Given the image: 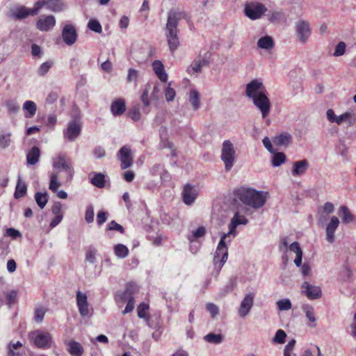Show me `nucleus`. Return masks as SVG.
<instances>
[{
    "label": "nucleus",
    "mask_w": 356,
    "mask_h": 356,
    "mask_svg": "<svg viewBox=\"0 0 356 356\" xmlns=\"http://www.w3.org/2000/svg\"><path fill=\"white\" fill-rule=\"evenodd\" d=\"M60 183L58 180V175L53 173L51 175L49 188L54 193H56L58 188L60 187Z\"/></svg>",
    "instance_id": "nucleus-42"
},
{
    "label": "nucleus",
    "mask_w": 356,
    "mask_h": 356,
    "mask_svg": "<svg viewBox=\"0 0 356 356\" xmlns=\"http://www.w3.org/2000/svg\"><path fill=\"white\" fill-rule=\"evenodd\" d=\"M186 14L184 11L170 10L168 13L165 26V37L169 49L172 53L175 52L179 46L177 26L180 19L186 18Z\"/></svg>",
    "instance_id": "nucleus-2"
},
{
    "label": "nucleus",
    "mask_w": 356,
    "mask_h": 356,
    "mask_svg": "<svg viewBox=\"0 0 356 356\" xmlns=\"http://www.w3.org/2000/svg\"><path fill=\"white\" fill-rule=\"evenodd\" d=\"M40 156V150L39 147L34 146L26 154L27 163L29 165L36 164Z\"/></svg>",
    "instance_id": "nucleus-24"
},
{
    "label": "nucleus",
    "mask_w": 356,
    "mask_h": 356,
    "mask_svg": "<svg viewBox=\"0 0 356 356\" xmlns=\"http://www.w3.org/2000/svg\"><path fill=\"white\" fill-rule=\"evenodd\" d=\"M339 216L341 217L342 222L345 224L350 223L354 220V216L346 206H341L339 208Z\"/></svg>",
    "instance_id": "nucleus-27"
},
{
    "label": "nucleus",
    "mask_w": 356,
    "mask_h": 356,
    "mask_svg": "<svg viewBox=\"0 0 356 356\" xmlns=\"http://www.w3.org/2000/svg\"><path fill=\"white\" fill-rule=\"evenodd\" d=\"M309 168V163L306 159L296 161L293 164L292 175L299 177L304 175Z\"/></svg>",
    "instance_id": "nucleus-21"
},
{
    "label": "nucleus",
    "mask_w": 356,
    "mask_h": 356,
    "mask_svg": "<svg viewBox=\"0 0 356 356\" xmlns=\"http://www.w3.org/2000/svg\"><path fill=\"white\" fill-rule=\"evenodd\" d=\"M296 31L300 42L305 43L311 34L309 24L307 21L300 20L296 24Z\"/></svg>",
    "instance_id": "nucleus-13"
},
{
    "label": "nucleus",
    "mask_w": 356,
    "mask_h": 356,
    "mask_svg": "<svg viewBox=\"0 0 356 356\" xmlns=\"http://www.w3.org/2000/svg\"><path fill=\"white\" fill-rule=\"evenodd\" d=\"M302 292L309 300H315L321 298L322 291L320 286H314L308 282H304L302 284Z\"/></svg>",
    "instance_id": "nucleus-12"
},
{
    "label": "nucleus",
    "mask_w": 356,
    "mask_h": 356,
    "mask_svg": "<svg viewBox=\"0 0 356 356\" xmlns=\"http://www.w3.org/2000/svg\"><path fill=\"white\" fill-rule=\"evenodd\" d=\"M52 61H47L40 65L38 73L40 76H44L52 67Z\"/></svg>",
    "instance_id": "nucleus-47"
},
{
    "label": "nucleus",
    "mask_w": 356,
    "mask_h": 356,
    "mask_svg": "<svg viewBox=\"0 0 356 356\" xmlns=\"http://www.w3.org/2000/svg\"><path fill=\"white\" fill-rule=\"evenodd\" d=\"M88 302V298L86 293H81L80 291L76 292V303L77 306Z\"/></svg>",
    "instance_id": "nucleus-57"
},
{
    "label": "nucleus",
    "mask_w": 356,
    "mask_h": 356,
    "mask_svg": "<svg viewBox=\"0 0 356 356\" xmlns=\"http://www.w3.org/2000/svg\"><path fill=\"white\" fill-rule=\"evenodd\" d=\"M62 38L66 44L69 46L74 44L77 40L75 27L72 24L65 25L62 30Z\"/></svg>",
    "instance_id": "nucleus-10"
},
{
    "label": "nucleus",
    "mask_w": 356,
    "mask_h": 356,
    "mask_svg": "<svg viewBox=\"0 0 356 356\" xmlns=\"http://www.w3.org/2000/svg\"><path fill=\"white\" fill-rule=\"evenodd\" d=\"M85 220L88 223H90L94 220V211L92 206L87 208L85 213Z\"/></svg>",
    "instance_id": "nucleus-60"
},
{
    "label": "nucleus",
    "mask_w": 356,
    "mask_h": 356,
    "mask_svg": "<svg viewBox=\"0 0 356 356\" xmlns=\"http://www.w3.org/2000/svg\"><path fill=\"white\" fill-rule=\"evenodd\" d=\"M137 289V286L134 283H129L127 284L124 296H128L129 298L133 296Z\"/></svg>",
    "instance_id": "nucleus-55"
},
{
    "label": "nucleus",
    "mask_w": 356,
    "mask_h": 356,
    "mask_svg": "<svg viewBox=\"0 0 356 356\" xmlns=\"http://www.w3.org/2000/svg\"><path fill=\"white\" fill-rule=\"evenodd\" d=\"M339 225V220L337 216H332L326 227V238L332 243L334 241V232Z\"/></svg>",
    "instance_id": "nucleus-19"
},
{
    "label": "nucleus",
    "mask_w": 356,
    "mask_h": 356,
    "mask_svg": "<svg viewBox=\"0 0 356 356\" xmlns=\"http://www.w3.org/2000/svg\"><path fill=\"white\" fill-rule=\"evenodd\" d=\"M129 117L134 121L137 122L140 120L141 114L139 106H134L131 107L128 112Z\"/></svg>",
    "instance_id": "nucleus-41"
},
{
    "label": "nucleus",
    "mask_w": 356,
    "mask_h": 356,
    "mask_svg": "<svg viewBox=\"0 0 356 356\" xmlns=\"http://www.w3.org/2000/svg\"><path fill=\"white\" fill-rule=\"evenodd\" d=\"M23 108L29 113L26 116L27 118H32L36 113V104L33 101H26L24 103Z\"/></svg>",
    "instance_id": "nucleus-36"
},
{
    "label": "nucleus",
    "mask_w": 356,
    "mask_h": 356,
    "mask_svg": "<svg viewBox=\"0 0 356 356\" xmlns=\"http://www.w3.org/2000/svg\"><path fill=\"white\" fill-rule=\"evenodd\" d=\"M233 196L234 202H236L238 200L255 209L262 207L266 201V196L264 195L263 192L257 191L251 188L241 187L237 188L234 191Z\"/></svg>",
    "instance_id": "nucleus-3"
},
{
    "label": "nucleus",
    "mask_w": 356,
    "mask_h": 356,
    "mask_svg": "<svg viewBox=\"0 0 356 356\" xmlns=\"http://www.w3.org/2000/svg\"><path fill=\"white\" fill-rule=\"evenodd\" d=\"M11 134H2L0 136V146L6 148L9 146L10 143Z\"/></svg>",
    "instance_id": "nucleus-54"
},
{
    "label": "nucleus",
    "mask_w": 356,
    "mask_h": 356,
    "mask_svg": "<svg viewBox=\"0 0 356 356\" xmlns=\"http://www.w3.org/2000/svg\"><path fill=\"white\" fill-rule=\"evenodd\" d=\"M267 11L266 7L259 2H251L245 6V15L250 19L255 20L261 17Z\"/></svg>",
    "instance_id": "nucleus-8"
},
{
    "label": "nucleus",
    "mask_w": 356,
    "mask_h": 356,
    "mask_svg": "<svg viewBox=\"0 0 356 356\" xmlns=\"http://www.w3.org/2000/svg\"><path fill=\"white\" fill-rule=\"evenodd\" d=\"M68 352L72 356H81L83 353L82 346L75 341H71L67 343Z\"/></svg>",
    "instance_id": "nucleus-26"
},
{
    "label": "nucleus",
    "mask_w": 356,
    "mask_h": 356,
    "mask_svg": "<svg viewBox=\"0 0 356 356\" xmlns=\"http://www.w3.org/2000/svg\"><path fill=\"white\" fill-rule=\"evenodd\" d=\"M257 45L263 49H272L274 47V41L270 36L266 35L259 39Z\"/></svg>",
    "instance_id": "nucleus-28"
},
{
    "label": "nucleus",
    "mask_w": 356,
    "mask_h": 356,
    "mask_svg": "<svg viewBox=\"0 0 356 356\" xmlns=\"http://www.w3.org/2000/svg\"><path fill=\"white\" fill-rule=\"evenodd\" d=\"M18 292L17 290H12L5 293L6 303L11 307L17 300Z\"/></svg>",
    "instance_id": "nucleus-38"
},
{
    "label": "nucleus",
    "mask_w": 356,
    "mask_h": 356,
    "mask_svg": "<svg viewBox=\"0 0 356 356\" xmlns=\"http://www.w3.org/2000/svg\"><path fill=\"white\" fill-rule=\"evenodd\" d=\"M149 309V305L145 302H141L137 309L138 316L140 318H146L147 311Z\"/></svg>",
    "instance_id": "nucleus-49"
},
{
    "label": "nucleus",
    "mask_w": 356,
    "mask_h": 356,
    "mask_svg": "<svg viewBox=\"0 0 356 356\" xmlns=\"http://www.w3.org/2000/svg\"><path fill=\"white\" fill-rule=\"evenodd\" d=\"M95 249H90L86 252V259L90 263H94L95 261Z\"/></svg>",
    "instance_id": "nucleus-63"
},
{
    "label": "nucleus",
    "mask_w": 356,
    "mask_h": 356,
    "mask_svg": "<svg viewBox=\"0 0 356 356\" xmlns=\"http://www.w3.org/2000/svg\"><path fill=\"white\" fill-rule=\"evenodd\" d=\"M291 136L289 133L284 132L273 138V143L277 146H287L291 143Z\"/></svg>",
    "instance_id": "nucleus-25"
},
{
    "label": "nucleus",
    "mask_w": 356,
    "mask_h": 356,
    "mask_svg": "<svg viewBox=\"0 0 356 356\" xmlns=\"http://www.w3.org/2000/svg\"><path fill=\"white\" fill-rule=\"evenodd\" d=\"M189 102L195 111L197 110L200 106V93L196 90H191L189 93Z\"/></svg>",
    "instance_id": "nucleus-33"
},
{
    "label": "nucleus",
    "mask_w": 356,
    "mask_h": 356,
    "mask_svg": "<svg viewBox=\"0 0 356 356\" xmlns=\"http://www.w3.org/2000/svg\"><path fill=\"white\" fill-rule=\"evenodd\" d=\"M23 347V344L20 341L16 343L10 342L8 346V356H22L19 349Z\"/></svg>",
    "instance_id": "nucleus-29"
},
{
    "label": "nucleus",
    "mask_w": 356,
    "mask_h": 356,
    "mask_svg": "<svg viewBox=\"0 0 356 356\" xmlns=\"http://www.w3.org/2000/svg\"><path fill=\"white\" fill-rule=\"evenodd\" d=\"M54 167L58 170H63L66 174V182H70L73 178L74 171L72 163L64 155L59 154L53 163Z\"/></svg>",
    "instance_id": "nucleus-7"
},
{
    "label": "nucleus",
    "mask_w": 356,
    "mask_h": 356,
    "mask_svg": "<svg viewBox=\"0 0 356 356\" xmlns=\"http://www.w3.org/2000/svg\"><path fill=\"white\" fill-rule=\"evenodd\" d=\"M247 223L248 220L244 216H241L238 211L235 213L231 220V223L229 225V232L221 236L214 254L213 264L219 269H221L228 257V251L225 243V238L235 231L238 225H246Z\"/></svg>",
    "instance_id": "nucleus-1"
},
{
    "label": "nucleus",
    "mask_w": 356,
    "mask_h": 356,
    "mask_svg": "<svg viewBox=\"0 0 356 356\" xmlns=\"http://www.w3.org/2000/svg\"><path fill=\"white\" fill-rule=\"evenodd\" d=\"M206 234V229L204 227H199L196 230L193 231V235L188 236L189 241H193L195 238L202 237Z\"/></svg>",
    "instance_id": "nucleus-48"
},
{
    "label": "nucleus",
    "mask_w": 356,
    "mask_h": 356,
    "mask_svg": "<svg viewBox=\"0 0 356 356\" xmlns=\"http://www.w3.org/2000/svg\"><path fill=\"white\" fill-rule=\"evenodd\" d=\"M302 310L305 313L308 320L313 323L312 325H311V327H314L316 326V318L313 307H312L309 305H305L302 306Z\"/></svg>",
    "instance_id": "nucleus-35"
},
{
    "label": "nucleus",
    "mask_w": 356,
    "mask_h": 356,
    "mask_svg": "<svg viewBox=\"0 0 356 356\" xmlns=\"http://www.w3.org/2000/svg\"><path fill=\"white\" fill-rule=\"evenodd\" d=\"M286 155L283 152H277L274 154L272 159V165L275 167L280 166L285 162Z\"/></svg>",
    "instance_id": "nucleus-40"
},
{
    "label": "nucleus",
    "mask_w": 356,
    "mask_h": 356,
    "mask_svg": "<svg viewBox=\"0 0 356 356\" xmlns=\"http://www.w3.org/2000/svg\"><path fill=\"white\" fill-rule=\"evenodd\" d=\"M286 334L285 332L281 329L276 332L275 336L274 337L273 341L277 343H284L285 341Z\"/></svg>",
    "instance_id": "nucleus-50"
},
{
    "label": "nucleus",
    "mask_w": 356,
    "mask_h": 356,
    "mask_svg": "<svg viewBox=\"0 0 356 356\" xmlns=\"http://www.w3.org/2000/svg\"><path fill=\"white\" fill-rule=\"evenodd\" d=\"M138 78V72L135 69L130 68L128 72L127 80L128 82L137 81Z\"/></svg>",
    "instance_id": "nucleus-56"
},
{
    "label": "nucleus",
    "mask_w": 356,
    "mask_h": 356,
    "mask_svg": "<svg viewBox=\"0 0 356 356\" xmlns=\"http://www.w3.org/2000/svg\"><path fill=\"white\" fill-rule=\"evenodd\" d=\"M56 24V19L53 15L40 17L36 22V27L41 31H48Z\"/></svg>",
    "instance_id": "nucleus-18"
},
{
    "label": "nucleus",
    "mask_w": 356,
    "mask_h": 356,
    "mask_svg": "<svg viewBox=\"0 0 356 356\" xmlns=\"http://www.w3.org/2000/svg\"><path fill=\"white\" fill-rule=\"evenodd\" d=\"M284 17V14L281 12H273L269 17V20L272 22H278Z\"/></svg>",
    "instance_id": "nucleus-64"
},
{
    "label": "nucleus",
    "mask_w": 356,
    "mask_h": 356,
    "mask_svg": "<svg viewBox=\"0 0 356 356\" xmlns=\"http://www.w3.org/2000/svg\"><path fill=\"white\" fill-rule=\"evenodd\" d=\"M301 356H323L320 348L314 346L313 348H307L304 350Z\"/></svg>",
    "instance_id": "nucleus-45"
},
{
    "label": "nucleus",
    "mask_w": 356,
    "mask_h": 356,
    "mask_svg": "<svg viewBox=\"0 0 356 356\" xmlns=\"http://www.w3.org/2000/svg\"><path fill=\"white\" fill-rule=\"evenodd\" d=\"M81 130V124L73 120L69 122L67 129L64 131V135L69 140L73 141L80 135Z\"/></svg>",
    "instance_id": "nucleus-14"
},
{
    "label": "nucleus",
    "mask_w": 356,
    "mask_h": 356,
    "mask_svg": "<svg viewBox=\"0 0 356 356\" xmlns=\"http://www.w3.org/2000/svg\"><path fill=\"white\" fill-rule=\"evenodd\" d=\"M295 343L296 341L294 339H292L287 343L284 350V356H291V352L293 350Z\"/></svg>",
    "instance_id": "nucleus-62"
},
{
    "label": "nucleus",
    "mask_w": 356,
    "mask_h": 356,
    "mask_svg": "<svg viewBox=\"0 0 356 356\" xmlns=\"http://www.w3.org/2000/svg\"><path fill=\"white\" fill-rule=\"evenodd\" d=\"M140 99L145 107H148L149 106L150 102L149 99V86H146L143 89Z\"/></svg>",
    "instance_id": "nucleus-51"
},
{
    "label": "nucleus",
    "mask_w": 356,
    "mask_h": 356,
    "mask_svg": "<svg viewBox=\"0 0 356 356\" xmlns=\"http://www.w3.org/2000/svg\"><path fill=\"white\" fill-rule=\"evenodd\" d=\"M26 184L24 182H23L20 179H19L15 188V191L14 194L15 197L16 199H18L24 197L26 193Z\"/></svg>",
    "instance_id": "nucleus-32"
},
{
    "label": "nucleus",
    "mask_w": 356,
    "mask_h": 356,
    "mask_svg": "<svg viewBox=\"0 0 356 356\" xmlns=\"http://www.w3.org/2000/svg\"><path fill=\"white\" fill-rule=\"evenodd\" d=\"M207 309L210 312L212 318L216 317L219 312L218 307L211 302L207 304Z\"/></svg>",
    "instance_id": "nucleus-61"
},
{
    "label": "nucleus",
    "mask_w": 356,
    "mask_h": 356,
    "mask_svg": "<svg viewBox=\"0 0 356 356\" xmlns=\"http://www.w3.org/2000/svg\"><path fill=\"white\" fill-rule=\"evenodd\" d=\"M223 336L221 334L210 332L204 337L205 341L212 344H219L223 341Z\"/></svg>",
    "instance_id": "nucleus-31"
},
{
    "label": "nucleus",
    "mask_w": 356,
    "mask_h": 356,
    "mask_svg": "<svg viewBox=\"0 0 356 356\" xmlns=\"http://www.w3.org/2000/svg\"><path fill=\"white\" fill-rule=\"evenodd\" d=\"M252 99L254 106L261 111L262 118H266L268 115L271 107L267 91H261Z\"/></svg>",
    "instance_id": "nucleus-6"
},
{
    "label": "nucleus",
    "mask_w": 356,
    "mask_h": 356,
    "mask_svg": "<svg viewBox=\"0 0 356 356\" xmlns=\"http://www.w3.org/2000/svg\"><path fill=\"white\" fill-rule=\"evenodd\" d=\"M41 9L40 2H36L33 8L29 9L25 7H20L16 9L14 13V17L16 19H25L29 15H35Z\"/></svg>",
    "instance_id": "nucleus-16"
},
{
    "label": "nucleus",
    "mask_w": 356,
    "mask_h": 356,
    "mask_svg": "<svg viewBox=\"0 0 356 356\" xmlns=\"http://www.w3.org/2000/svg\"><path fill=\"white\" fill-rule=\"evenodd\" d=\"M277 306L280 311H287L291 308V302L289 299H282L277 302Z\"/></svg>",
    "instance_id": "nucleus-46"
},
{
    "label": "nucleus",
    "mask_w": 356,
    "mask_h": 356,
    "mask_svg": "<svg viewBox=\"0 0 356 356\" xmlns=\"http://www.w3.org/2000/svg\"><path fill=\"white\" fill-rule=\"evenodd\" d=\"M108 229L118 231L121 234L124 233V227L121 225L116 222L115 220H112L109 222L108 225Z\"/></svg>",
    "instance_id": "nucleus-52"
},
{
    "label": "nucleus",
    "mask_w": 356,
    "mask_h": 356,
    "mask_svg": "<svg viewBox=\"0 0 356 356\" xmlns=\"http://www.w3.org/2000/svg\"><path fill=\"white\" fill-rule=\"evenodd\" d=\"M126 103L124 99L118 98L111 104V112L115 116L122 115L126 111Z\"/></svg>",
    "instance_id": "nucleus-20"
},
{
    "label": "nucleus",
    "mask_w": 356,
    "mask_h": 356,
    "mask_svg": "<svg viewBox=\"0 0 356 356\" xmlns=\"http://www.w3.org/2000/svg\"><path fill=\"white\" fill-rule=\"evenodd\" d=\"M207 63V60L202 59V60H194L191 66L187 68V72L192 74L194 72L200 73L202 71V67Z\"/></svg>",
    "instance_id": "nucleus-30"
},
{
    "label": "nucleus",
    "mask_w": 356,
    "mask_h": 356,
    "mask_svg": "<svg viewBox=\"0 0 356 356\" xmlns=\"http://www.w3.org/2000/svg\"><path fill=\"white\" fill-rule=\"evenodd\" d=\"M198 193L195 187L191 184H187L184 186L182 191L183 202L187 204H192L196 200Z\"/></svg>",
    "instance_id": "nucleus-17"
},
{
    "label": "nucleus",
    "mask_w": 356,
    "mask_h": 356,
    "mask_svg": "<svg viewBox=\"0 0 356 356\" xmlns=\"http://www.w3.org/2000/svg\"><path fill=\"white\" fill-rule=\"evenodd\" d=\"M346 44L343 42H339L336 46L334 55L335 56H340L345 54Z\"/></svg>",
    "instance_id": "nucleus-53"
},
{
    "label": "nucleus",
    "mask_w": 356,
    "mask_h": 356,
    "mask_svg": "<svg viewBox=\"0 0 356 356\" xmlns=\"http://www.w3.org/2000/svg\"><path fill=\"white\" fill-rule=\"evenodd\" d=\"M254 293L252 292L246 294L243 299L238 313L241 318L245 317L251 310L254 303Z\"/></svg>",
    "instance_id": "nucleus-11"
},
{
    "label": "nucleus",
    "mask_w": 356,
    "mask_h": 356,
    "mask_svg": "<svg viewBox=\"0 0 356 356\" xmlns=\"http://www.w3.org/2000/svg\"><path fill=\"white\" fill-rule=\"evenodd\" d=\"M29 337L38 348L47 349L51 346L52 337L48 332L35 330L29 333Z\"/></svg>",
    "instance_id": "nucleus-5"
},
{
    "label": "nucleus",
    "mask_w": 356,
    "mask_h": 356,
    "mask_svg": "<svg viewBox=\"0 0 356 356\" xmlns=\"http://www.w3.org/2000/svg\"><path fill=\"white\" fill-rule=\"evenodd\" d=\"M118 160L120 161V168L125 170L130 168L133 163L131 149L127 146H123L119 150L117 154Z\"/></svg>",
    "instance_id": "nucleus-9"
},
{
    "label": "nucleus",
    "mask_w": 356,
    "mask_h": 356,
    "mask_svg": "<svg viewBox=\"0 0 356 356\" xmlns=\"http://www.w3.org/2000/svg\"><path fill=\"white\" fill-rule=\"evenodd\" d=\"M88 27L95 33H100L102 31V25L97 19H90L88 23Z\"/></svg>",
    "instance_id": "nucleus-43"
},
{
    "label": "nucleus",
    "mask_w": 356,
    "mask_h": 356,
    "mask_svg": "<svg viewBox=\"0 0 356 356\" xmlns=\"http://www.w3.org/2000/svg\"><path fill=\"white\" fill-rule=\"evenodd\" d=\"M152 68L159 80L163 83L168 81V74H166L164 66L161 61L156 60L152 63Z\"/></svg>",
    "instance_id": "nucleus-22"
},
{
    "label": "nucleus",
    "mask_w": 356,
    "mask_h": 356,
    "mask_svg": "<svg viewBox=\"0 0 356 356\" xmlns=\"http://www.w3.org/2000/svg\"><path fill=\"white\" fill-rule=\"evenodd\" d=\"M175 90L170 87H167L165 90V97L168 102H172L175 97Z\"/></svg>",
    "instance_id": "nucleus-58"
},
{
    "label": "nucleus",
    "mask_w": 356,
    "mask_h": 356,
    "mask_svg": "<svg viewBox=\"0 0 356 356\" xmlns=\"http://www.w3.org/2000/svg\"><path fill=\"white\" fill-rule=\"evenodd\" d=\"M46 312L47 309L44 307H39L36 308L34 312V320L38 323L42 322L44 319Z\"/></svg>",
    "instance_id": "nucleus-44"
},
{
    "label": "nucleus",
    "mask_w": 356,
    "mask_h": 356,
    "mask_svg": "<svg viewBox=\"0 0 356 356\" xmlns=\"http://www.w3.org/2000/svg\"><path fill=\"white\" fill-rule=\"evenodd\" d=\"M266 90L261 81L258 79H254L247 84L245 93L249 98L252 99L256 97L259 92H261V91Z\"/></svg>",
    "instance_id": "nucleus-15"
},
{
    "label": "nucleus",
    "mask_w": 356,
    "mask_h": 356,
    "mask_svg": "<svg viewBox=\"0 0 356 356\" xmlns=\"http://www.w3.org/2000/svg\"><path fill=\"white\" fill-rule=\"evenodd\" d=\"M114 252L117 257L124 258L129 254V249L122 244H118L114 247Z\"/></svg>",
    "instance_id": "nucleus-39"
},
{
    "label": "nucleus",
    "mask_w": 356,
    "mask_h": 356,
    "mask_svg": "<svg viewBox=\"0 0 356 356\" xmlns=\"http://www.w3.org/2000/svg\"><path fill=\"white\" fill-rule=\"evenodd\" d=\"M90 182L96 187L104 188L105 186V176L102 173L96 172L91 178Z\"/></svg>",
    "instance_id": "nucleus-34"
},
{
    "label": "nucleus",
    "mask_w": 356,
    "mask_h": 356,
    "mask_svg": "<svg viewBox=\"0 0 356 356\" xmlns=\"http://www.w3.org/2000/svg\"><path fill=\"white\" fill-rule=\"evenodd\" d=\"M236 151L230 140H225L222 143L220 158L225 164L227 171H229L234 165Z\"/></svg>",
    "instance_id": "nucleus-4"
},
{
    "label": "nucleus",
    "mask_w": 356,
    "mask_h": 356,
    "mask_svg": "<svg viewBox=\"0 0 356 356\" xmlns=\"http://www.w3.org/2000/svg\"><path fill=\"white\" fill-rule=\"evenodd\" d=\"M40 2L41 8L46 6L47 8L54 12H58L63 9V4L60 0H42Z\"/></svg>",
    "instance_id": "nucleus-23"
},
{
    "label": "nucleus",
    "mask_w": 356,
    "mask_h": 356,
    "mask_svg": "<svg viewBox=\"0 0 356 356\" xmlns=\"http://www.w3.org/2000/svg\"><path fill=\"white\" fill-rule=\"evenodd\" d=\"M35 199L40 208L43 209L48 202L47 193L38 192L35 194Z\"/></svg>",
    "instance_id": "nucleus-37"
},
{
    "label": "nucleus",
    "mask_w": 356,
    "mask_h": 356,
    "mask_svg": "<svg viewBox=\"0 0 356 356\" xmlns=\"http://www.w3.org/2000/svg\"><path fill=\"white\" fill-rule=\"evenodd\" d=\"M134 303H135V300H134V296L129 297L127 304L125 307V309L122 312L123 314H125L132 312L134 308Z\"/></svg>",
    "instance_id": "nucleus-59"
}]
</instances>
